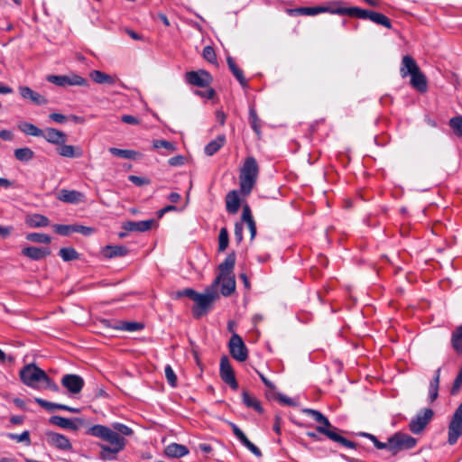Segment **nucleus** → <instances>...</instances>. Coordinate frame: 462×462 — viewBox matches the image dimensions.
I'll return each instance as SVG.
<instances>
[{"instance_id":"1","label":"nucleus","mask_w":462,"mask_h":462,"mask_svg":"<svg viewBox=\"0 0 462 462\" xmlns=\"http://www.w3.org/2000/svg\"><path fill=\"white\" fill-rule=\"evenodd\" d=\"M87 433L107 443L98 444L100 448L99 458L103 460L115 459L116 455L121 452L126 445V439L124 437L118 436V433H116L114 429L105 425H94L87 430Z\"/></svg>"},{"instance_id":"2","label":"nucleus","mask_w":462,"mask_h":462,"mask_svg":"<svg viewBox=\"0 0 462 462\" xmlns=\"http://www.w3.org/2000/svg\"><path fill=\"white\" fill-rule=\"evenodd\" d=\"M306 413L312 416V418L321 425L318 426L316 430L324 435H326L329 439L341 444L342 446L348 448H356V444L351 440L346 439V438L340 436L337 433V429L332 426L328 420L321 412L312 409H307Z\"/></svg>"},{"instance_id":"3","label":"nucleus","mask_w":462,"mask_h":462,"mask_svg":"<svg viewBox=\"0 0 462 462\" xmlns=\"http://www.w3.org/2000/svg\"><path fill=\"white\" fill-rule=\"evenodd\" d=\"M258 175V165L254 157H248L240 173V188L241 192L247 195L251 192L254 185L255 184Z\"/></svg>"},{"instance_id":"4","label":"nucleus","mask_w":462,"mask_h":462,"mask_svg":"<svg viewBox=\"0 0 462 462\" xmlns=\"http://www.w3.org/2000/svg\"><path fill=\"white\" fill-rule=\"evenodd\" d=\"M287 14L291 16L295 15H310L314 16L323 13H330L333 14L344 15L345 6L338 2L330 3L328 5L321 6H306L294 9H287Z\"/></svg>"},{"instance_id":"5","label":"nucleus","mask_w":462,"mask_h":462,"mask_svg":"<svg viewBox=\"0 0 462 462\" xmlns=\"http://www.w3.org/2000/svg\"><path fill=\"white\" fill-rule=\"evenodd\" d=\"M47 374L34 363L24 365L19 373L23 383L35 390L42 389V381Z\"/></svg>"},{"instance_id":"6","label":"nucleus","mask_w":462,"mask_h":462,"mask_svg":"<svg viewBox=\"0 0 462 462\" xmlns=\"http://www.w3.org/2000/svg\"><path fill=\"white\" fill-rule=\"evenodd\" d=\"M344 15H347L350 17H356L364 20H370L376 24H380L384 26L385 28L391 29L392 23L391 20L381 13H376L374 11L362 9L360 7L352 6V7H345Z\"/></svg>"},{"instance_id":"7","label":"nucleus","mask_w":462,"mask_h":462,"mask_svg":"<svg viewBox=\"0 0 462 462\" xmlns=\"http://www.w3.org/2000/svg\"><path fill=\"white\" fill-rule=\"evenodd\" d=\"M417 439L406 433L396 432L388 439L389 451L393 455H396L400 451L407 450L414 448Z\"/></svg>"},{"instance_id":"8","label":"nucleus","mask_w":462,"mask_h":462,"mask_svg":"<svg viewBox=\"0 0 462 462\" xmlns=\"http://www.w3.org/2000/svg\"><path fill=\"white\" fill-rule=\"evenodd\" d=\"M47 81L52 83L58 87H88L89 82L87 79L76 74L69 73L67 75H49L46 78Z\"/></svg>"},{"instance_id":"9","label":"nucleus","mask_w":462,"mask_h":462,"mask_svg":"<svg viewBox=\"0 0 462 462\" xmlns=\"http://www.w3.org/2000/svg\"><path fill=\"white\" fill-rule=\"evenodd\" d=\"M462 436V402L456 409L448 424V443L454 445Z\"/></svg>"},{"instance_id":"10","label":"nucleus","mask_w":462,"mask_h":462,"mask_svg":"<svg viewBox=\"0 0 462 462\" xmlns=\"http://www.w3.org/2000/svg\"><path fill=\"white\" fill-rule=\"evenodd\" d=\"M434 412L430 408L420 410L415 417H413L410 423L409 429L414 434H420L423 431L426 426L433 418Z\"/></svg>"},{"instance_id":"11","label":"nucleus","mask_w":462,"mask_h":462,"mask_svg":"<svg viewBox=\"0 0 462 462\" xmlns=\"http://www.w3.org/2000/svg\"><path fill=\"white\" fill-rule=\"evenodd\" d=\"M228 347L229 353L234 359L239 362H244L247 359V347L238 334L234 333L232 335L228 343Z\"/></svg>"},{"instance_id":"12","label":"nucleus","mask_w":462,"mask_h":462,"mask_svg":"<svg viewBox=\"0 0 462 462\" xmlns=\"http://www.w3.org/2000/svg\"><path fill=\"white\" fill-rule=\"evenodd\" d=\"M44 438L49 446L61 450V451H72V444L70 440L64 435L53 432L46 431Z\"/></svg>"},{"instance_id":"13","label":"nucleus","mask_w":462,"mask_h":462,"mask_svg":"<svg viewBox=\"0 0 462 462\" xmlns=\"http://www.w3.org/2000/svg\"><path fill=\"white\" fill-rule=\"evenodd\" d=\"M61 384L70 394H78L82 391L85 382L79 374H67L62 376Z\"/></svg>"},{"instance_id":"14","label":"nucleus","mask_w":462,"mask_h":462,"mask_svg":"<svg viewBox=\"0 0 462 462\" xmlns=\"http://www.w3.org/2000/svg\"><path fill=\"white\" fill-rule=\"evenodd\" d=\"M220 376L233 390H237L238 383L231 364L226 356H223L220 360Z\"/></svg>"},{"instance_id":"15","label":"nucleus","mask_w":462,"mask_h":462,"mask_svg":"<svg viewBox=\"0 0 462 462\" xmlns=\"http://www.w3.org/2000/svg\"><path fill=\"white\" fill-rule=\"evenodd\" d=\"M213 284L216 285L217 289H219L220 286L221 295L228 297L236 290L235 275H217Z\"/></svg>"},{"instance_id":"16","label":"nucleus","mask_w":462,"mask_h":462,"mask_svg":"<svg viewBox=\"0 0 462 462\" xmlns=\"http://www.w3.org/2000/svg\"><path fill=\"white\" fill-rule=\"evenodd\" d=\"M184 296L194 300L196 303V307L193 310L194 316L200 318L202 316V293H199L192 289H185L183 291H178L173 294L174 299H180Z\"/></svg>"},{"instance_id":"17","label":"nucleus","mask_w":462,"mask_h":462,"mask_svg":"<svg viewBox=\"0 0 462 462\" xmlns=\"http://www.w3.org/2000/svg\"><path fill=\"white\" fill-rule=\"evenodd\" d=\"M41 137L49 143L55 145L63 144L67 141V135L64 132L52 127H47L42 130Z\"/></svg>"},{"instance_id":"18","label":"nucleus","mask_w":462,"mask_h":462,"mask_svg":"<svg viewBox=\"0 0 462 462\" xmlns=\"http://www.w3.org/2000/svg\"><path fill=\"white\" fill-rule=\"evenodd\" d=\"M220 300L218 289L213 283L204 291V315L208 313L213 304Z\"/></svg>"},{"instance_id":"19","label":"nucleus","mask_w":462,"mask_h":462,"mask_svg":"<svg viewBox=\"0 0 462 462\" xmlns=\"http://www.w3.org/2000/svg\"><path fill=\"white\" fill-rule=\"evenodd\" d=\"M154 223L153 219L142 221H126L123 223L122 227L130 232H145L152 228Z\"/></svg>"},{"instance_id":"20","label":"nucleus","mask_w":462,"mask_h":462,"mask_svg":"<svg viewBox=\"0 0 462 462\" xmlns=\"http://www.w3.org/2000/svg\"><path fill=\"white\" fill-rule=\"evenodd\" d=\"M19 93L23 98L29 99L35 105L41 106L46 105L48 103V100L38 92L33 91L29 87H19Z\"/></svg>"},{"instance_id":"21","label":"nucleus","mask_w":462,"mask_h":462,"mask_svg":"<svg viewBox=\"0 0 462 462\" xmlns=\"http://www.w3.org/2000/svg\"><path fill=\"white\" fill-rule=\"evenodd\" d=\"M420 69L418 64L415 60L410 56L405 55L402 57L400 73L402 78H406L407 76H411L417 72Z\"/></svg>"},{"instance_id":"22","label":"nucleus","mask_w":462,"mask_h":462,"mask_svg":"<svg viewBox=\"0 0 462 462\" xmlns=\"http://www.w3.org/2000/svg\"><path fill=\"white\" fill-rule=\"evenodd\" d=\"M51 254L49 248H39L35 246L24 247L22 250V254L34 261H39Z\"/></svg>"},{"instance_id":"23","label":"nucleus","mask_w":462,"mask_h":462,"mask_svg":"<svg viewBox=\"0 0 462 462\" xmlns=\"http://www.w3.org/2000/svg\"><path fill=\"white\" fill-rule=\"evenodd\" d=\"M84 195L77 190L61 189L58 195L60 201L77 204L83 200Z\"/></svg>"},{"instance_id":"24","label":"nucleus","mask_w":462,"mask_h":462,"mask_svg":"<svg viewBox=\"0 0 462 462\" xmlns=\"http://www.w3.org/2000/svg\"><path fill=\"white\" fill-rule=\"evenodd\" d=\"M57 152L65 158H79L83 154L82 150L79 147L66 144L65 143L58 145Z\"/></svg>"},{"instance_id":"25","label":"nucleus","mask_w":462,"mask_h":462,"mask_svg":"<svg viewBox=\"0 0 462 462\" xmlns=\"http://www.w3.org/2000/svg\"><path fill=\"white\" fill-rule=\"evenodd\" d=\"M411 87L416 90L424 93L428 89V82L425 75L419 69L414 74L411 75Z\"/></svg>"},{"instance_id":"26","label":"nucleus","mask_w":462,"mask_h":462,"mask_svg":"<svg viewBox=\"0 0 462 462\" xmlns=\"http://www.w3.org/2000/svg\"><path fill=\"white\" fill-rule=\"evenodd\" d=\"M164 453L169 457H182L185 455L189 453V449L186 446L178 444V443H171L168 445L165 449Z\"/></svg>"},{"instance_id":"27","label":"nucleus","mask_w":462,"mask_h":462,"mask_svg":"<svg viewBox=\"0 0 462 462\" xmlns=\"http://www.w3.org/2000/svg\"><path fill=\"white\" fill-rule=\"evenodd\" d=\"M143 328H144V326L141 322L123 321V320H116L115 322V325L113 326V328H115V329L129 331V332L139 331V330H142Z\"/></svg>"},{"instance_id":"28","label":"nucleus","mask_w":462,"mask_h":462,"mask_svg":"<svg viewBox=\"0 0 462 462\" xmlns=\"http://www.w3.org/2000/svg\"><path fill=\"white\" fill-rule=\"evenodd\" d=\"M25 223L30 227L36 228V227H44V226H49L50 220L48 217H46L43 215L32 214V215L27 216V217L25 219Z\"/></svg>"},{"instance_id":"29","label":"nucleus","mask_w":462,"mask_h":462,"mask_svg":"<svg viewBox=\"0 0 462 462\" xmlns=\"http://www.w3.org/2000/svg\"><path fill=\"white\" fill-rule=\"evenodd\" d=\"M50 423L56 425L62 429H69L72 430H77L79 429V426L76 424L75 421L71 420L70 419L64 418L61 416H51L50 418Z\"/></svg>"},{"instance_id":"30","label":"nucleus","mask_w":462,"mask_h":462,"mask_svg":"<svg viewBox=\"0 0 462 462\" xmlns=\"http://www.w3.org/2000/svg\"><path fill=\"white\" fill-rule=\"evenodd\" d=\"M440 368H438L435 372V375L429 385V402H433L439 396V387L440 379Z\"/></svg>"},{"instance_id":"31","label":"nucleus","mask_w":462,"mask_h":462,"mask_svg":"<svg viewBox=\"0 0 462 462\" xmlns=\"http://www.w3.org/2000/svg\"><path fill=\"white\" fill-rule=\"evenodd\" d=\"M226 210L231 214H236L240 207V199L236 190L228 192L226 198Z\"/></svg>"},{"instance_id":"32","label":"nucleus","mask_w":462,"mask_h":462,"mask_svg":"<svg viewBox=\"0 0 462 462\" xmlns=\"http://www.w3.org/2000/svg\"><path fill=\"white\" fill-rule=\"evenodd\" d=\"M225 143L226 136L224 134H219L204 147V152L208 155L211 156L215 154L222 146H224Z\"/></svg>"},{"instance_id":"33","label":"nucleus","mask_w":462,"mask_h":462,"mask_svg":"<svg viewBox=\"0 0 462 462\" xmlns=\"http://www.w3.org/2000/svg\"><path fill=\"white\" fill-rule=\"evenodd\" d=\"M128 250L124 245H106L103 248L102 254L106 258L125 256Z\"/></svg>"},{"instance_id":"34","label":"nucleus","mask_w":462,"mask_h":462,"mask_svg":"<svg viewBox=\"0 0 462 462\" xmlns=\"http://www.w3.org/2000/svg\"><path fill=\"white\" fill-rule=\"evenodd\" d=\"M236 263V256L234 254H228L225 261L219 264L218 270L219 273L218 275H234L233 269L235 267Z\"/></svg>"},{"instance_id":"35","label":"nucleus","mask_w":462,"mask_h":462,"mask_svg":"<svg viewBox=\"0 0 462 462\" xmlns=\"http://www.w3.org/2000/svg\"><path fill=\"white\" fill-rule=\"evenodd\" d=\"M89 77L94 82L97 84L114 85L116 82L115 79L112 76L100 70H92L89 73Z\"/></svg>"},{"instance_id":"36","label":"nucleus","mask_w":462,"mask_h":462,"mask_svg":"<svg viewBox=\"0 0 462 462\" xmlns=\"http://www.w3.org/2000/svg\"><path fill=\"white\" fill-rule=\"evenodd\" d=\"M18 128L21 132L30 136L41 137L42 134V129L29 122L20 123Z\"/></svg>"},{"instance_id":"37","label":"nucleus","mask_w":462,"mask_h":462,"mask_svg":"<svg viewBox=\"0 0 462 462\" xmlns=\"http://www.w3.org/2000/svg\"><path fill=\"white\" fill-rule=\"evenodd\" d=\"M14 154L17 161L23 162H28L34 157V152L29 147L17 148Z\"/></svg>"},{"instance_id":"38","label":"nucleus","mask_w":462,"mask_h":462,"mask_svg":"<svg viewBox=\"0 0 462 462\" xmlns=\"http://www.w3.org/2000/svg\"><path fill=\"white\" fill-rule=\"evenodd\" d=\"M452 347L457 354L462 353V325L453 331L451 336Z\"/></svg>"},{"instance_id":"39","label":"nucleus","mask_w":462,"mask_h":462,"mask_svg":"<svg viewBox=\"0 0 462 462\" xmlns=\"http://www.w3.org/2000/svg\"><path fill=\"white\" fill-rule=\"evenodd\" d=\"M59 254L64 262L78 260L79 258V254L72 247L60 248Z\"/></svg>"},{"instance_id":"40","label":"nucleus","mask_w":462,"mask_h":462,"mask_svg":"<svg viewBox=\"0 0 462 462\" xmlns=\"http://www.w3.org/2000/svg\"><path fill=\"white\" fill-rule=\"evenodd\" d=\"M26 239L33 243L45 245L50 244L51 241V236L43 233H29L26 235Z\"/></svg>"},{"instance_id":"41","label":"nucleus","mask_w":462,"mask_h":462,"mask_svg":"<svg viewBox=\"0 0 462 462\" xmlns=\"http://www.w3.org/2000/svg\"><path fill=\"white\" fill-rule=\"evenodd\" d=\"M243 402L245 406L254 408L258 412H262L263 409L261 407L260 402L254 397L251 396L247 392H243L242 393Z\"/></svg>"},{"instance_id":"42","label":"nucleus","mask_w":462,"mask_h":462,"mask_svg":"<svg viewBox=\"0 0 462 462\" xmlns=\"http://www.w3.org/2000/svg\"><path fill=\"white\" fill-rule=\"evenodd\" d=\"M109 152L112 153L115 156H118L125 159H135L137 152L133 150H127V149H119L111 147L108 149Z\"/></svg>"},{"instance_id":"43","label":"nucleus","mask_w":462,"mask_h":462,"mask_svg":"<svg viewBox=\"0 0 462 462\" xmlns=\"http://www.w3.org/2000/svg\"><path fill=\"white\" fill-rule=\"evenodd\" d=\"M249 120L252 129L257 135L261 134V124L260 119L256 114V111L254 107H250L249 109Z\"/></svg>"},{"instance_id":"44","label":"nucleus","mask_w":462,"mask_h":462,"mask_svg":"<svg viewBox=\"0 0 462 462\" xmlns=\"http://www.w3.org/2000/svg\"><path fill=\"white\" fill-rule=\"evenodd\" d=\"M185 79L192 86L202 87V76L199 74V71L187 72Z\"/></svg>"},{"instance_id":"45","label":"nucleus","mask_w":462,"mask_h":462,"mask_svg":"<svg viewBox=\"0 0 462 462\" xmlns=\"http://www.w3.org/2000/svg\"><path fill=\"white\" fill-rule=\"evenodd\" d=\"M7 437L17 442H23L27 446L31 445L30 432L28 430H24L21 434L8 433Z\"/></svg>"},{"instance_id":"46","label":"nucleus","mask_w":462,"mask_h":462,"mask_svg":"<svg viewBox=\"0 0 462 462\" xmlns=\"http://www.w3.org/2000/svg\"><path fill=\"white\" fill-rule=\"evenodd\" d=\"M228 232L226 227L220 229L218 236V250L225 251L228 245Z\"/></svg>"},{"instance_id":"47","label":"nucleus","mask_w":462,"mask_h":462,"mask_svg":"<svg viewBox=\"0 0 462 462\" xmlns=\"http://www.w3.org/2000/svg\"><path fill=\"white\" fill-rule=\"evenodd\" d=\"M113 429L116 433H118V436H122L124 438L125 436H130L133 434V430L130 427L122 423H114Z\"/></svg>"},{"instance_id":"48","label":"nucleus","mask_w":462,"mask_h":462,"mask_svg":"<svg viewBox=\"0 0 462 462\" xmlns=\"http://www.w3.org/2000/svg\"><path fill=\"white\" fill-rule=\"evenodd\" d=\"M449 125L457 135L462 136V116H455L451 118Z\"/></svg>"},{"instance_id":"49","label":"nucleus","mask_w":462,"mask_h":462,"mask_svg":"<svg viewBox=\"0 0 462 462\" xmlns=\"http://www.w3.org/2000/svg\"><path fill=\"white\" fill-rule=\"evenodd\" d=\"M165 377L168 383L171 387H175L177 385V376L170 365H167L164 368Z\"/></svg>"},{"instance_id":"50","label":"nucleus","mask_w":462,"mask_h":462,"mask_svg":"<svg viewBox=\"0 0 462 462\" xmlns=\"http://www.w3.org/2000/svg\"><path fill=\"white\" fill-rule=\"evenodd\" d=\"M152 146L154 149L164 148L170 152H173L175 150L174 143L166 140H154L152 143Z\"/></svg>"},{"instance_id":"51","label":"nucleus","mask_w":462,"mask_h":462,"mask_svg":"<svg viewBox=\"0 0 462 462\" xmlns=\"http://www.w3.org/2000/svg\"><path fill=\"white\" fill-rule=\"evenodd\" d=\"M54 231L60 236H68L74 232V225H54Z\"/></svg>"},{"instance_id":"52","label":"nucleus","mask_w":462,"mask_h":462,"mask_svg":"<svg viewBox=\"0 0 462 462\" xmlns=\"http://www.w3.org/2000/svg\"><path fill=\"white\" fill-rule=\"evenodd\" d=\"M35 402L42 408L46 409L47 411H52L54 410H59V406H63V404L60 403H54L51 402H47L41 398H35Z\"/></svg>"},{"instance_id":"53","label":"nucleus","mask_w":462,"mask_h":462,"mask_svg":"<svg viewBox=\"0 0 462 462\" xmlns=\"http://www.w3.org/2000/svg\"><path fill=\"white\" fill-rule=\"evenodd\" d=\"M204 59L213 65H217V56L211 46L204 47Z\"/></svg>"},{"instance_id":"54","label":"nucleus","mask_w":462,"mask_h":462,"mask_svg":"<svg viewBox=\"0 0 462 462\" xmlns=\"http://www.w3.org/2000/svg\"><path fill=\"white\" fill-rule=\"evenodd\" d=\"M42 389H49L55 393L60 391L59 385L51 380L48 374L45 375V378L42 381Z\"/></svg>"},{"instance_id":"55","label":"nucleus","mask_w":462,"mask_h":462,"mask_svg":"<svg viewBox=\"0 0 462 462\" xmlns=\"http://www.w3.org/2000/svg\"><path fill=\"white\" fill-rule=\"evenodd\" d=\"M363 435L365 437L368 438L378 449H388L389 450L388 441L381 442L377 439V438L375 436H374L370 433H364Z\"/></svg>"},{"instance_id":"56","label":"nucleus","mask_w":462,"mask_h":462,"mask_svg":"<svg viewBox=\"0 0 462 462\" xmlns=\"http://www.w3.org/2000/svg\"><path fill=\"white\" fill-rule=\"evenodd\" d=\"M462 386V366L460 367L459 369V372L456 377V379L454 380V383H453V385H452V388H451V394L455 395L457 394L460 388Z\"/></svg>"},{"instance_id":"57","label":"nucleus","mask_w":462,"mask_h":462,"mask_svg":"<svg viewBox=\"0 0 462 462\" xmlns=\"http://www.w3.org/2000/svg\"><path fill=\"white\" fill-rule=\"evenodd\" d=\"M128 180L136 186H143L149 183V180L136 175H130Z\"/></svg>"},{"instance_id":"58","label":"nucleus","mask_w":462,"mask_h":462,"mask_svg":"<svg viewBox=\"0 0 462 462\" xmlns=\"http://www.w3.org/2000/svg\"><path fill=\"white\" fill-rule=\"evenodd\" d=\"M74 232L82 234L84 236H89L94 232V229L89 226H85L81 225H74Z\"/></svg>"},{"instance_id":"59","label":"nucleus","mask_w":462,"mask_h":462,"mask_svg":"<svg viewBox=\"0 0 462 462\" xmlns=\"http://www.w3.org/2000/svg\"><path fill=\"white\" fill-rule=\"evenodd\" d=\"M233 75L235 76V78L239 81L240 85L243 87V88H246L247 87V80L245 79V76H244V73L242 71V69H240L239 68L237 69H236L234 72H232Z\"/></svg>"},{"instance_id":"60","label":"nucleus","mask_w":462,"mask_h":462,"mask_svg":"<svg viewBox=\"0 0 462 462\" xmlns=\"http://www.w3.org/2000/svg\"><path fill=\"white\" fill-rule=\"evenodd\" d=\"M253 216H252V212H251V209H250V207L245 204L243 206V211H242V222L241 223H245L247 221H250V220H253Z\"/></svg>"},{"instance_id":"61","label":"nucleus","mask_w":462,"mask_h":462,"mask_svg":"<svg viewBox=\"0 0 462 462\" xmlns=\"http://www.w3.org/2000/svg\"><path fill=\"white\" fill-rule=\"evenodd\" d=\"M253 454L256 457H260L262 456V452L254 443H252L248 439L243 443Z\"/></svg>"},{"instance_id":"62","label":"nucleus","mask_w":462,"mask_h":462,"mask_svg":"<svg viewBox=\"0 0 462 462\" xmlns=\"http://www.w3.org/2000/svg\"><path fill=\"white\" fill-rule=\"evenodd\" d=\"M243 223H236L235 225V238L237 243H241V241L243 240Z\"/></svg>"},{"instance_id":"63","label":"nucleus","mask_w":462,"mask_h":462,"mask_svg":"<svg viewBox=\"0 0 462 462\" xmlns=\"http://www.w3.org/2000/svg\"><path fill=\"white\" fill-rule=\"evenodd\" d=\"M232 430L235 436L241 441L242 444L247 439L245 434L236 424L232 425Z\"/></svg>"},{"instance_id":"64","label":"nucleus","mask_w":462,"mask_h":462,"mask_svg":"<svg viewBox=\"0 0 462 462\" xmlns=\"http://www.w3.org/2000/svg\"><path fill=\"white\" fill-rule=\"evenodd\" d=\"M185 158L182 155H177L169 159L168 162L171 166H180L184 163Z\"/></svg>"}]
</instances>
